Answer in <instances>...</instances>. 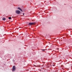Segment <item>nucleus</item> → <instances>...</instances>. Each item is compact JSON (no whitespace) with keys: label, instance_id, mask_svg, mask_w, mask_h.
Returning a JSON list of instances; mask_svg holds the SVG:
<instances>
[{"label":"nucleus","instance_id":"1","mask_svg":"<svg viewBox=\"0 0 72 72\" xmlns=\"http://www.w3.org/2000/svg\"><path fill=\"white\" fill-rule=\"evenodd\" d=\"M15 13L16 14H19L21 13V12L20 11L18 10H16L15 11Z\"/></svg>","mask_w":72,"mask_h":72},{"label":"nucleus","instance_id":"2","mask_svg":"<svg viewBox=\"0 0 72 72\" xmlns=\"http://www.w3.org/2000/svg\"><path fill=\"white\" fill-rule=\"evenodd\" d=\"M35 24V22H30L29 23V24L30 26L31 25H33V24Z\"/></svg>","mask_w":72,"mask_h":72},{"label":"nucleus","instance_id":"3","mask_svg":"<svg viewBox=\"0 0 72 72\" xmlns=\"http://www.w3.org/2000/svg\"><path fill=\"white\" fill-rule=\"evenodd\" d=\"M15 66H13L12 68V71H15Z\"/></svg>","mask_w":72,"mask_h":72},{"label":"nucleus","instance_id":"4","mask_svg":"<svg viewBox=\"0 0 72 72\" xmlns=\"http://www.w3.org/2000/svg\"><path fill=\"white\" fill-rule=\"evenodd\" d=\"M17 9H18L19 10H20L22 12H23V11H22V10L21 8H20L19 7H18Z\"/></svg>","mask_w":72,"mask_h":72},{"label":"nucleus","instance_id":"5","mask_svg":"<svg viewBox=\"0 0 72 72\" xmlns=\"http://www.w3.org/2000/svg\"><path fill=\"white\" fill-rule=\"evenodd\" d=\"M3 20V21H5V20H6V19H5V18H3L2 19Z\"/></svg>","mask_w":72,"mask_h":72},{"label":"nucleus","instance_id":"6","mask_svg":"<svg viewBox=\"0 0 72 72\" xmlns=\"http://www.w3.org/2000/svg\"><path fill=\"white\" fill-rule=\"evenodd\" d=\"M8 19H12V17H8Z\"/></svg>","mask_w":72,"mask_h":72},{"label":"nucleus","instance_id":"7","mask_svg":"<svg viewBox=\"0 0 72 72\" xmlns=\"http://www.w3.org/2000/svg\"><path fill=\"white\" fill-rule=\"evenodd\" d=\"M70 9H72V6L71 7H70Z\"/></svg>","mask_w":72,"mask_h":72},{"label":"nucleus","instance_id":"8","mask_svg":"<svg viewBox=\"0 0 72 72\" xmlns=\"http://www.w3.org/2000/svg\"><path fill=\"white\" fill-rule=\"evenodd\" d=\"M45 50L44 49L42 50V51H45Z\"/></svg>","mask_w":72,"mask_h":72},{"label":"nucleus","instance_id":"9","mask_svg":"<svg viewBox=\"0 0 72 72\" xmlns=\"http://www.w3.org/2000/svg\"><path fill=\"white\" fill-rule=\"evenodd\" d=\"M23 14V15H24V14Z\"/></svg>","mask_w":72,"mask_h":72},{"label":"nucleus","instance_id":"10","mask_svg":"<svg viewBox=\"0 0 72 72\" xmlns=\"http://www.w3.org/2000/svg\"><path fill=\"white\" fill-rule=\"evenodd\" d=\"M53 66H54V65H53Z\"/></svg>","mask_w":72,"mask_h":72},{"label":"nucleus","instance_id":"11","mask_svg":"<svg viewBox=\"0 0 72 72\" xmlns=\"http://www.w3.org/2000/svg\"><path fill=\"white\" fill-rule=\"evenodd\" d=\"M14 60H13V61H14Z\"/></svg>","mask_w":72,"mask_h":72}]
</instances>
